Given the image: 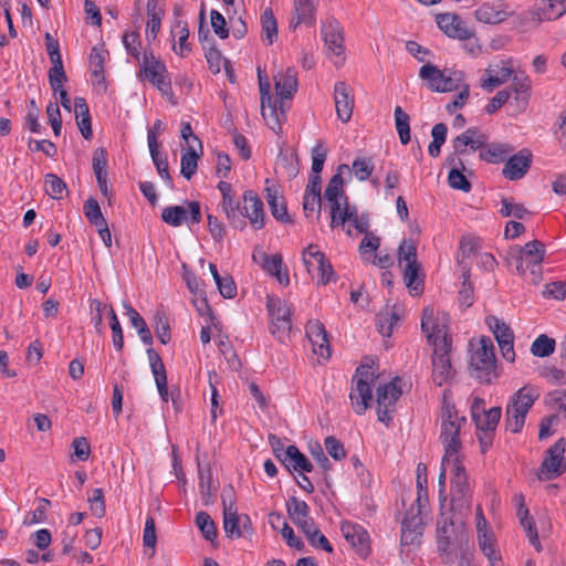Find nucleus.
Segmentation results:
<instances>
[{
    "label": "nucleus",
    "instance_id": "f03ea898",
    "mask_svg": "<svg viewBox=\"0 0 566 566\" xmlns=\"http://www.w3.org/2000/svg\"><path fill=\"white\" fill-rule=\"evenodd\" d=\"M539 397L533 386L520 388L509 400L505 410V428L512 433H518L525 423V418L534 402Z\"/></svg>",
    "mask_w": 566,
    "mask_h": 566
},
{
    "label": "nucleus",
    "instance_id": "7ed1b4c3",
    "mask_svg": "<svg viewBox=\"0 0 566 566\" xmlns=\"http://www.w3.org/2000/svg\"><path fill=\"white\" fill-rule=\"evenodd\" d=\"M406 262L403 268V279L411 294L419 295L423 291V274L421 264L417 259V244L411 239H403L398 248L399 265Z\"/></svg>",
    "mask_w": 566,
    "mask_h": 566
},
{
    "label": "nucleus",
    "instance_id": "c9c22d12",
    "mask_svg": "<svg viewBox=\"0 0 566 566\" xmlns=\"http://www.w3.org/2000/svg\"><path fill=\"white\" fill-rule=\"evenodd\" d=\"M199 489L203 505L214 503V489L212 488V472L209 465L201 467L198 462Z\"/></svg>",
    "mask_w": 566,
    "mask_h": 566
},
{
    "label": "nucleus",
    "instance_id": "ea45409f",
    "mask_svg": "<svg viewBox=\"0 0 566 566\" xmlns=\"http://www.w3.org/2000/svg\"><path fill=\"white\" fill-rule=\"evenodd\" d=\"M419 77L427 83L430 91L440 93L443 70L432 63H426L419 70Z\"/></svg>",
    "mask_w": 566,
    "mask_h": 566
},
{
    "label": "nucleus",
    "instance_id": "de8ad7c7",
    "mask_svg": "<svg viewBox=\"0 0 566 566\" xmlns=\"http://www.w3.org/2000/svg\"><path fill=\"white\" fill-rule=\"evenodd\" d=\"M543 22L538 9L534 6L532 9L522 12L513 21L514 28L521 32L537 28Z\"/></svg>",
    "mask_w": 566,
    "mask_h": 566
},
{
    "label": "nucleus",
    "instance_id": "a211bd4d",
    "mask_svg": "<svg viewBox=\"0 0 566 566\" xmlns=\"http://www.w3.org/2000/svg\"><path fill=\"white\" fill-rule=\"evenodd\" d=\"M455 538L468 543V535L464 530L457 527L452 520L444 518L438 523L437 527V547L441 555H449L451 544Z\"/></svg>",
    "mask_w": 566,
    "mask_h": 566
},
{
    "label": "nucleus",
    "instance_id": "ddd939ff",
    "mask_svg": "<svg viewBox=\"0 0 566 566\" xmlns=\"http://www.w3.org/2000/svg\"><path fill=\"white\" fill-rule=\"evenodd\" d=\"M436 22L439 29L449 38L463 41L474 36V31L457 13H438Z\"/></svg>",
    "mask_w": 566,
    "mask_h": 566
},
{
    "label": "nucleus",
    "instance_id": "bb28decb",
    "mask_svg": "<svg viewBox=\"0 0 566 566\" xmlns=\"http://www.w3.org/2000/svg\"><path fill=\"white\" fill-rule=\"evenodd\" d=\"M446 165L450 167L448 175L449 186L453 189L469 192L472 188L471 182L468 180L463 171L465 166L460 157L455 154H451L446 159Z\"/></svg>",
    "mask_w": 566,
    "mask_h": 566
},
{
    "label": "nucleus",
    "instance_id": "a19ab883",
    "mask_svg": "<svg viewBox=\"0 0 566 566\" xmlns=\"http://www.w3.org/2000/svg\"><path fill=\"white\" fill-rule=\"evenodd\" d=\"M221 208L233 228L243 230L247 227L245 220L238 213L240 201H234L231 195L222 197Z\"/></svg>",
    "mask_w": 566,
    "mask_h": 566
},
{
    "label": "nucleus",
    "instance_id": "39448f33",
    "mask_svg": "<svg viewBox=\"0 0 566 566\" xmlns=\"http://www.w3.org/2000/svg\"><path fill=\"white\" fill-rule=\"evenodd\" d=\"M470 367L472 375L480 382H491L492 376H495V354L494 345L490 337H481L480 347L471 356Z\"/></svg>",
    "mask_w": 566,
    "mask_h": 566
},
{
    "label": "nucleus",
    "instance_id": "423d86ee",
    "mask_svg": "<svg viewBox=\"0 0 566 566\" xmlns=\"http://www.w3.org/2000/svg\"><path fill=\"white\" fill-rule=\"evenodd\" d=\"M139 76L148 80L163 95L172 97V87L170 78L167 75V67L160 59L154 55L151 50L144 52Z\"/></svg>",
    "mask_w": 566,
    "mask_h": 566
},
{
    "label": "nucleus",
    "instance_id": "1a4fd4ad",
    "mask_svg": "<svg viewBox=\"0 0 566 566\" xmlns=\"http://www.w3.org/2000/svg\"><path fill=\"white\" fill-rule=\"evenodd\" d=\"M565 448L566 440L560 438L547 449L539 467V472L544 474L545 480H553L566 472V463L564 462Z\"/></svg>",
    "mask_w": 566,
    "mask_h": 566
},
{
    "label": "nucleus",
    "instance_id": "6ab92c4d",
    "mask_svg": "<svg viewBox=\"0 0 566 566\" xmlns=\"http://www.w3.org/2000/svg\"><path fill=\"white\" fill-rule=\"evenodd\" d=\"M533 155L530 149L523 148L518 153L507 157L503 176L510 180L522 179L531 168Z\"/></svg>",
    "mask_w": 566,
    "mask_h": 566
},
{
    "label": "nucleus",
    "instance_id": "4c0bfd02",
    "mask_svg": "<svg viewBox=\"0 0 566 566\" xmlns=\"http://www.w3.org/2000/svg\"><path fill=\"white\" fill-rule=\"evenodd\" d=\"M261 113L263 118L265 119L268 126L275 133H281V117L277 113V99L272 101V96L270 98H264L261 96Z\"/></svg>",
    "mask_w": 566,
    "mask_h": 566
},
{
    "label": "nucleus",
    "instance_id": "5701e85b",
    "mask_svg": "<svg viewBox=\"0 0 566 566\" xmlns=\"http://www.w3.org/2000/svg\"><path fill=\"white\" fill-rule=\"evenodd\" d=\"M463 423L449 422L441 423L440 440L444 447L443 464L450 461V458L458 454L461 449L460 431Z\"/></svg>",
    "mask_w": 566,
    "mask_h": 566
},
{
    "label": "nucleus",
    "instance_id": "f3484780",
    "mask_svg": "<svg viewBox=\"0 0 566 566\" xmlns=\"http://www.w3.org/2000/svg\"><path fill=\"white\" fill-rule=\"evenodd\" d=\"M340 531L345 539L352 545L359 556L366 558L369 555V535L361 525L352 522H343Z\"/></svg>",
    "mask_w": 566,
    "mask_h": 566
},
{
    "label": "nucleus",
    "instance_id": "f257e3e1",
    "mask_svg": "<svg viewBox=\"0 0 566 566\" xmlns=\"http://www.w3.org/2000/svg\"><path fill=\"white\" fill-rule=\"evenodd\" d=\"M421 329L427 335V340L434 347L432 355V380L441 387L451 380L455 370L450 360L451 337L448 335V326L434 319L433 308L426 307L421 317Z\"/></svg>",
    "mask_w": 566,
    "mask_h": 566
},
{
    "label": "nucleus",
    "instance_id": "72a5a7b5",
    "mask_svg": "<svg viewBox=\"0 0 566 566\" xmlns=\"http://www.w3.org/2000/svg\"><path fill=\"white\" fill-rule=\"evenodd\" d=\"M262 258H263L262 268L268 273L275 276L276 280L280 282V284H283L285 286L289 285L290 277H289L286 268L283 266L282 256L280 254L266 255L265 253H263Z\"/></svg>",
    "mask_w": 566,
    "mask_h": 566
},
{
    "label": "nucleus",
    "instance_id": "37998d69",
    "mask_svg": "<svg viewBox=\"0 0 566 566\" xmlns=\"http://www.w3.org/2000/svg\"><path fill=\"white\" fill-rule=\"evenodd\" d=\"M536 7L543 21L557 20L566 13V0H543Z\"/></svg>",
    "mask_w": 566,
    "mask_h": 566
},
{
    "label": "nucleus",
    "instance_id": "7c9ffc66",
    "mask_svg": "<svg viewBox=\"0 0 566 566\" xmlns=\"http://www.w3.org/2000/svg\"><path fill=\"white\" fill-rule=\"evenodd\" d=\"M74 108L78 129L84 139L90 140L93 137V130L90 109L86 99L80 96L75 97Z\"/></svg>",
    "mask_w": 566,
    "mask_h": 566
},
{
    "label": "nucleus",
    "instance_id": "c03bdc74",
    "mask_svg": "<svg viewBox=\"0 0 566 566\" xmlns=\"http://www.w3.org/2000/svg\"><path fill=\"white\" fill-rule=\"evenodd\" d=\"M146 9L148 15L147 28L150 30L151 38L156 39L165 15V9L159 6L158 0H147Z\"/></svg>",
    "mask_w": 566,
    "mask_h": 566
},
{
    "label": "nucleus",
    "instance_id": "cd10ccee",
    "mask_svg": "<svg viewBox=\"0 0 566 566\" xmlns=\"http://www.w3.org/2000/svg\"><path fill=\"white\" fill-rule=\"evenodd\" d=\"M478 543L482 553L488 557L491 566H494L495 562L501 559V555L495 549V538L492 532H489L486 527V521L481 514V520L478 522Z\"/></svg>",
    "mask_w": 566,
    "mask_h": 566
},
{
    "label": "nucleus",
    "instance_id": "f704fd0d",
    "mask_svg": "<svg viewBox=\"0 0 566 566\" xmlns=\"http://www.w3.org/2000/svg\"><path fill=\"white\" fill-rule=\"evenodd\" d=\"M286 511L291 521L301 528L304 521H312L310 516V506L305 501L298 500L296 496H291L286 501Z\"/></svg>",
    "mask_w": 566,
    "mask_h": 566
},
{
    "label": "nucleus",
    "instance_id": "4be33fe9",
    "mask_svg": "<svg viewBox=\"0 0 566 566\" xmlns=\"http://www.w3.org/2000/svg\"><path fill=\"white\" fill-rule=\"evenodd\" d=\"M334 101L337 117L347 123L350 120L354 108V94L353 90L346 82L338 81L334 85Z\"/></svg>",
    "mask_w": 566,
    "mask_h": 566
},
{
    "label": "nucleus",
    "instance_id": "4d7b16f0",
    "mask_svg": "<svg viewBox=\"0 0 566 566\" xmlns=\"http://www.w3.org/2000/svg\"><path fill=\"white\" fill-rule=\"evenodd\" d=\"M453 149L454 154L459 157L460 155L467 154V147H470L471 150H481L484 148V139H471L470 136L467 135H459L457 136L453 142Z\"/></svg>",
    "mask_w": 566,
    "mask_h": 566
},
{
    "label": "nucleus",
    "instance_id": "9d476101",
    "mask_svg": "<svg viewBox=\"0 0 566 566\" xmlns=\"http://www.w3.org/2000/svg\"><path fill=\"white\" fill-rule=\"evenodd\" d=\"M303 260L308 273L316 268L319 276L318 284H327L334 280V269L325 254L318 250L317 245L310 244L303 252Z\"/></svg>",
    "mask_w": 566,
    "mask_h": 566
},
{
    "label": "nucleus",
    "instance_id": "a878e982",
    "mask_svg": "<svg viewBox=\"0 0 566 566\" xmlns=\"http://www.w3.org/2000/svg\"><path fill=\"white\" fill-rule=\"evenodd\" d=\"M147 356L150 365L151 373L155 378V382L159 392V396L164 402H168V380L167 371L164 361L159 354L151 347L147 349Z\"/></svg>",
    "mask_w": 566,
    "mask_h": 566
},
{
    "label": "nucleus",
    "instance_id": "0e129e2a",
    "mask_svg": "<svg viewBox=\"0 0 566 566\" xmlns=\"http://www.w3.org/2000/svg\"><path fill=\"white\" fill-rule=\"evenodd\" d=\"M462 277V289L459 291L460 303L465 307H470L473 303V286L470 282V266H463Z\"/></svg>",
    "mask_w": 566,
    "mask_h": 566
},
{
    "label": "nucleus",
    "instance_id": "13d9d810",
    "mask_svg": "<svg viewBox=\"0 0 566 566\" xmlns=\"http://www.w3.org/2000/svg\"><path fill=\"white\" fill-rule=\"evenodd\" d=\"M501 203L500 213L502 217L513 216L516 219H524L526 216L532 214L523 205L514 202L512 198L503 197Z\"/></svg>",
    "mask_w": 566,
    "mask_h": 566
},
{
    "label": "nucleus",
    "instance_id": "680f3d73",
    "mask_svg": "<svg viewBox=\"0 0 566 566\" xmlns=\"http://www.w3.org/2000/svg\"><path fill=\"white\" fill-rule=\"evenodd\" d=\"M92 165L96 179L107 178V151L105 148L98 147L94 150Z\"/></svg>",
    "mask_w": 566,
    "mask_h": 566
},
{
    "label": "nucleus",
    "instance_id": "bf43d9fd",
    "mask_svg": "<svg viewBox=\"0 0 566 566\" xmlns=\"http://www.w3.org/2000/svg\"><path fill=\"white\" fill-rule=\"evenodd\" d=\"M478 245L476 241L472 237H463L460 241V248L458 253V263L463 271V266H470L467 260L476 253Z\"/></svg>",
    "mask_w": 566,
    "mask_h": 566
},
{
    "label": "nucleus",
    "instance_id": "603ef678",
    "mask_svg": "<svg viewBox=\"0 0 566 566\" xmlns=\"http://www.w3.org/2000/svg\"><path fill=\"white\" fill-rule=\"evenodd\" d=\"M513 76V84L511 88V93L514 92L516 94V101L523 103L524 105L527 103L528 93L531 90V81L527 75L524 73H515Z\"/></svg>",
    "mask_w": 566,
    "mask_h": 566
},
{
    "label": "nucleus",
    "instance_id": "2eb2a0df",
    "mask_svg": "<svg viewBox=\"0 0 566 566\" xmlns=\"http://www.w3.org/2000/svg\"><path fill=\"white\" fill-rule=\"evenodd\" d=\"M321 34L327 51L337 57H343L345 49L340 23L335 18H328L322 24Z\"/></svg>",
    "mask_w": 566,
    "mask_h": 566
},
{
    "label": "nucleus",
    "instance_id": "052dcab7",
    "mask_svg": "<svg viewBox=\"0 0 566 566\" xmlns=\"http://www.w3.org/2000/svg\"><path fill=\"white\" fill-rule=\"evenodd\" d=\"M154 329L155 334L161 344L166 345L171 339L170 326L166 315L161 312H157L155 317Z\"/></svg>",
    "mask_w": 566,
    "mask_h": 566
},
{
    "label": "nucleus",
    "instance_id": "6e6552de",
    "mask_svg": "<svg viewBox=\"0 0 566 566\" xmlns=\"http://www.w3.org/2000/svg\"><path fill=\"white\" fill-rule=\"evenodd\" d=\"M400 381L399 377L394 378L388 384H384L377 387V417L378 420L386 426L391 421L390 412L394 410L396 402L402 395V390L398 382Z\"/></svg>",
    "mask_w": 566,
    "mask_h": 566
},
{
    "label": "nucleus",
    "instance_id": "aec40b11",
    "mask_svg": "<svg viewBox=\"0 0 566 566\" xmlns=\"http://www.w3.org/2000/svg\"><path fill=\"white\" fill-rule=\"evenodd\" d=\"M423 531V521L419 512H415L411 506L405 515L401 523V545H416L420 543V537Z\"/></svg>",
    "mask_w": 566,
    "mask_h": 566
},
{
    "label": "nucleus",
    "instance_id": "5fc2aeb1",
    "mask_svg": "<svg viewBox=\"0 0 566 566\" xmlns=\"http://www.w3.org/2000/svg\"><path fill=\"white\" fill-rule=\"evenodd\" d=\"M223 530L229 538L243 537V532L240 527V515L238 510L223 512Z\"/></svg>",
    "mask_w": 566,
    "mask_h": 566
},
{
    "label": "nucleus",
    "instance_id": "b1692460",
    "mask_svg": "<svg viewBox=\"0 0 566 566\" xmlns=\"http://www.w3.org/2000/svg\"><path fill=\"white\" fill-rule=\"evenodd\" d=\"M338 171L329 179L327 187L324 191V199L333 206L339 203V206H349L348 197L344 190V179L342 172L344 170L350 171V168L346 164L338 166Z\"/></svg>",
    "mask_w": 566,
    "mask_h": 566
},
{
    "label": "nucleus",
    "instance_id": "49530a36",
    "mask_svg": "<svg viewBox=\"0 0 566 566\" xmlns=\"http://www.w3.org/2000/svg\"><path fill=\"white\" fill-rule=\"evenodd\" d=\"M202 155V150L197 153L196 149L189 145L188 148L181 154L180 172L186 179H191L198 168V159Z\"/></svg>",
    "mask_w": 566,
    "mask_h": 566
},
{
    "label": "nucleus",
    "instance_id": "8fccbe9b",
    "mask_svg": "<svg viewBox=\"0 0 566 566\" xmlns=\"http://www.w3.org/2000/svg\"><path fill=\"white\" fill-rule=\"evenodd\" d=\"M464 74L461 71L452 69L443 70V80L441 81L440 93L454 92L461 90L463 86Z\"/></svg>",
    "mask_w": 566,
    "mask_h": 566
},
{
    "label": "nucleus",
    "instance_id": "58836bf2",
    "mask_svg": "<svg viewBox=\"0 0 566 566\" xmlns=\"http://www.w3.org/2000/svg\"><path fill=\"white\" fill-rule=\"evenodd\" d=\"M469 495L468 475L454 474L451 479V502L462 506L468 503Z\"/></svg>",
    "mask_w": 566,
    "mask_h": 566
},
{
    "label": "nucleus",
    "instance_id": "09e8293b",
    "mask_svg": "<svg viewBox=\"0 0 566 566\" xmlns=\"http://www.w3.org/2000/svg\"><path fill=\"white\" fill-rule=\"evenodd\" d=\"M261 27L264 39L271 45L277 38V22L274 17L273 10L266 8L261 14Z\"/></svg>",
    "mask_w": 566,
    "mask_h": 566
},
{
    "label": "nucleus",
    "instance_id": "2f4dec72",
    "mask_svg": "<svg viewBox=\"0 0 566 566\" xmlns=\"http://www.w3.org/2000/svg\"><path fill=\"white\" fill-rule=\"evenodd\" d=\"M275 92L279 98L290 99L297 91L296 72L287 69L284 74L275 76Z\"/></svg>",
    "mask_w": 566,
    "mask_h": 566
},
{
    "label": "nucleus",
    "instance_id": "e2e57ef3",
    "mask_svg": "<svg viewBox=\"0 0 566 566\" xmlns=\"http://www.w3.org/2000/svg\"><path fill=\"white\" fill-rule=\"evenodd\" d=\"M90 63L92 65V75L98 81V83H104L105 56L96 46L91 51Z\"/></svg>",
    "mask_w": 566,
    "mask_h": 566
},
{
    "label": "nucleus",
    "instance_id": "e433bc0d",
    "mask_svg": "<svg viewBox=\"0 0 566 566\" xmlns=\"http://www.w3.org/2000/svg\"><path fill=\"white\" fill-rule=\"evenodd\" d=\"M300 530L304 533L311 545L319 547L328 553L333 552L332 545L329 544L326 536L323 535L322 532L316 527L314 520L304 521Z\"/></svg>",
    "mask_w": 566,
    "mask_h": 566
},
{
    "label": "nucleus",
    "instance_id": "9b49d317",
    "mask_svg": "<svg viewBox=\"0 0 566 566\" xmlns=\"http://www.w3.org/2000/svg\"><path fill=\"white\" fill-rule=\"evenodd\" d=\"M472 420L478 431H495L502 416L501 407L484 408V400L475 397L471 405Z\"/></svg>",
    "mask_w": 566,
    "mask_h": 566
},
{
    "label": "nucleus",
    "instance_id": "0eeeda50",
    "mask_svg": "<svg viewBox=\"0 0 566 566\" xmlns=\"http://www.w3.org/2000/svg\"><path fill=\"white\" fill-rule=\"evenodd\" d=\"M266 307L271 316L270 332L279 340H283L292 327L290 306L279 297L268 296Z\"/></svg>",
    "mask_w": 566,
    "mask_h": 566
},
{
    "label": "nucleus",
    "instance_id": "f8f14e48",
    "mask_svg": "<svg viewBox=\"0 0 566 566\" xmlns=\"http://www.w3.org/2000/svg\"><path fill=\"white\" fill-rule=\"evenodd\" d=\"M187 210L182 206H170L165 208L161 211V219L164 222H166L169 226L172 227H179L185 221L191 222V223H200L201 221V210H200V203L198 201H190L188 202Z\"/></svg>",
    "mask_w": 566,
    "mask_h": 566
},
{
    "label": "nucleus",
    "instance_id": "dca6fc26",
    "mask_svg": "<svg viewBox=\"0 0 566 566\" xmlns=\"http://www.w3.org/2000/svg\"><path fill=\"white\" fill-rule=\"evenodd\" d=\"M243 210L241 216L243 220L249 219L254 230H261L265 226V213L262 200L253 190H247L243 193Z\"/></svg>",
    "mask_w": 566,
    "mask_h": 566
},
{
    "label": "nucleus",
    "instance_id": "79ce46f5",
    "mask_svg": "<svg viewBox=\"0 0 566 566\" xmlns=\"http://www.w3.org/2000/svg\"><path fill=\"white\" fill-rule=\"evenodd\" d=\"M124 308L126 310V314L128 315L132 325L137 329L142 342L150 346L153 344V335L145 319L130 304L124 303Z\"/></svg>",
    "mask_w": 566,
    "mask_h": 566
},
{
    "label": "nucleus",
    "instance_id": "c756f323",
    "mask_svg": "<svg viewBox=\"0 0 566 566\" xmlns=\"http://www.w3.org/2000/svg\"><path fill=\"white\" fill-rule=\"evenodd\" d=\"M513 151V147L506 143H490L485 144L484 148L480 150L479 157L490 164H500L504 161Z\"/></svg>",
    "mask_w": 566,
    "mask_h": 566
},
{
    "label": "nucleus",
    "instance_id": "774afa93",
    "mask_svg": "<svg viewBox=\"0 0 566 566\" xmlns=\"http://www.w3.org/2000/svg\"><path fill=\"white\" fill-rule=\"evenodd\" d=\"M352 167H353V170H354L356 177L360 181H365L370 177V175L374 170V163H373L371 158H356L353 161Z\"/></svg>",
    "mask_w": 566,
    "mask_h": 566
},
{
    "label": "nucleus",
    "instance_id": "864d4df0",
    "mask_svg": "<svg viewBox=\"0 0 566 566\" xmlns=\"http://www.w3.org/2000/svg\"><path fill=\"white\" fill-rule=\"evenodd\" d=\"M555 339L545 334H542L533 342L531 346V353L535 357L544 358L552 355L555 350Z\"/></svg>",
    "mask_w": 566,
    "mask_h": 566
},
{
    "label": "nucleus",
    "instance_id": "3c124183",
    "mask_svg": "<svg viewBox=\"0 0 566 566\" xmlns=\"http://www.w3.org/2000/svg\"><path fill=\"white\" fill-rule=\"evenodd\" d=\"M195 522H196V525L198 526V528L200 530V532L202 533V536L207 541L213 542L217 538L218 531H217L216 523L213 522V520L207 512H203V511L198 512L196 515Z\"/></svg>",
    "mask_w": 566,
    "mask_h": 566
},
{
    "label": "nucleus",
    "instance_id": "20e7f679",
    "mask_svg": "<svg viewBox=\"0 0 566 566\" xmlns=\"http://www.w3.org/2000/svg\"><path fill=\"white\" fill-rule=\"evenodd\" d=\"M371 366L361 364L357 367L353 377V386L349 398L357 415H364L373 400L371 382L375 379Z\"/></svg>",
    "mask_w": 566,
    "mask_h": 566
},
{
    "label": "nucleus",
    "instance_id": "412c9836",
    "mask_svg": "<svg viewBox=\"0 0 566 566\" xmlns=\"http://www.w3.org/2000/svg\"><path fill=\"white\" fill-rule=\"evenodd\" d=\"M544 259L545 245L538 240L530 241L523 248L517 249L516 270L518 273L524 274V263H526L527 268L530 265L539 268Z\"/></svg>",
    "mask_w": 566,
    "mask_h": 566
},
{
    "label": "nucleus",
    "instance_id": "393cba45",
    "mask_svg": "<svg viewBox=\"0 0 566 566\" xmlns=\"http://www.w3.org/2000/svg\"><path fill=\"white\" fill-rule=\"evenodd\" d=\"M478 21L489 24H496L505 21L512 15L506 11V4L502 0L484 2L474 12Z\"/></svg>",
    "mask_w": 566,
    "mask_h": 566
},
{
    "label": "nucleus",
    "instance_id": "c85d7f7f",
    "mask_svg": "<svg viewBox=\"0 0 566 566\" xmlns=\"http://www.w3.org/2000/svg\"><path fill=\"white\" fill-rule=\"evenodd\" d=\"M318 0H294V15L291 19L290 28L295 29L301 23L313 24Z\"/></svg>",
    "mask_w": 566,
    "mask_h": 566
},
{
    "label": "nucleus",
    "instance_id": "a18cd8bd",
    "mask_svg": "<svg viewBox=\"0 0 566 566\" xmlns=\"http://www.w3.org/2000/svg\"><path fill=\"white\" fill-rule=\"evenodd\" d=\"M44 191L54 200H62L69 195L66 184L52 172L44 176Z\"/></svg>",
    "mask_w": 566,
    "mask_h": 566
},
{
    "label": "nucleus",
    "instance_id": "4468645a",
    "mask_svg": "<svg viewBox=\"0 0 566 566\" xmlns=\"http://www.w3.org/2000/svg\"><path fill=\"white\" fill-rule=\"evenodd\" d=\"M484 72L488 77L481 80L480 86L488 92H492L494 88L506 83L514 74L512 60H501L499 63L489 64Z\"/></svg>",
    "mask_w": 566,
    "mask_h": 566
},
{
    "label": "nucleus",
    "instance_id": "473e14b6",
    "mask_svg": "<svg viewBox=\"0 0 566 566\" xmlns=\"http://www.w3.org/2000/svg\"><path fill=\"white\" fill-rule=\"evenodd\" d=\"M289 461L285 463V468L290 473L300 472L301 474L310 473L314 470L312 462L308 458L303 454L296 446L287 447Z\"/></svg>",
    "mask_w": 566,
    "mask_h": 566
},
{
    "label": "nucleus",
    "instance_id": "69168bd1",
    "mask_svg": "<svg viewBox=\"0 0 566 566\" xmlns=\"http://www.w3.org/2000/svg\"><path fill=\"white\" fill-rule=\"evenodd\" d=\"M331 227L335 228L339 224L344 226L348 219H350L354 214L350 212V206H339V203H334L331 206Z\"/></svg>",
    "mask_w": 566,
    "mask_h": 566
},
{
    "label": "nucleus",
    "instance_id": "6e6d98bb",
    "mask_svg": "<svg viewBox=\"0 0 566 566\" xmlns=\"http://www.w3.org/2000/svg\"><path fill=\"white\" fill-rule=\"evenodd\" d=\"M409 120V115L400 106H397L395 108V122L402 145H407L410 142Z\"/></svg>",
    "mask_w": 566,
    "mask_h": 566
},
{
    "label": "nucleus",
    "instance_id": "338daca9",
    "mask_svg": "<svg viewBox=\"0 0 566 566\" xmlns=\"http://www.w3.org/2000/svg\"><path fill=\"white\" fill-rule=\"evenodd\" d=\"M90 503V510L96 517H103L106 512L104 492L102 489H94L92 494L87 499Z\"/></svg>",
    "mask_w": 566,
    "mask_h": 566
}]
</instances>
